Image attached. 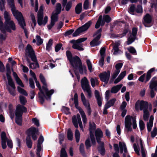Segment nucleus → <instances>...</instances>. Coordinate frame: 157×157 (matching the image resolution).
Wrapping results in <instances>:
<instances>
[{
  "label": "nucleus",
  "instance_id": "obj_1",
  "mask_svg": "<svg viewBox=\"0 0 157 157\" xmlns=\"http://www.w3.org/2000/svg\"><path fill=\"white\" fill-rule=\"evenodd\" d=\"M66 55L68 60L71 65L76 70H78L79 73L83 74V71L86 73L87 71L85 66H83L82 63L80 58L77 56L73 57L72 54L70 51H67Z\"/></svg>",
  "mask_w": 157,
  "mask_h": 157
},
{
  "label": "nucleus",
  "instance_id": "obj_2",
  "mask_svg": "<svg viewBox=\"0 0 157 157\" xmlns=\"http://www.w3.org/2000/svg\"><path fill=\"white\" fill-rule=\"evenodd\" d=\"M8 5L11 8V10L14 16L18 20L20 25L23 28L25 35L27 37V32L25 29H24V26H25V23L21 13L16 10L14 5V0H6Z\"/></svg>",
  "mask_w": 157,
  "mask_h": 157
},
{
  "label": "nucleus",
  "instance_id": "obj_3",
  "mask_svg": "<svg viewBox=\"0 0 157 157\" xmlns=\"http://www.w3.org/2000/svg\"><path fill=\"white\" fill-rule=\"evenodd\" d=\"M26 54L30 57L34 63L30 64V67L33 69H34L38 67V63L37 61L36 57L33 50L32 47L29 44H28L25 50Z\"/></svg>",
  "mask_w": 157,
  "mask_h": 157
},
{
  "label": "nucleus",
  "instance_id": "obj_4",
  "mask_svg": "<svg viewBox=\"0 0 157 157\" xmlns=\"http://www.w3.org/2000/svg\"><path fill=\"white\" fill-rule=\"evenodd\" d=\"M2 19L1 17H0V29L2 33H4L6 31L10 33L11 30L15 31L16 30V27L15 24L12 20L7 23L5 24V26H4Z\"/></svg>",
  "mask_w": 157,
  "mask_h": 157
},
{
  "label": "nucleus",
  "instance_id": "obj_5",
  "mask_svg": "<svg viewBox=\"0 0 157 157\" xmlns=\"http://www.w3.org/2000/svg\"><path fill=\"white\" fill-rule=\"evenodd\" d=\"M27 112V109L24 106L21 105L17 106L15 112V121L19 125L22 124V116L23 112Z\"/></svg>",
  "mask_w": 157,
  "mask_h": 157
},
{
  "label": "nucleus",
  "instance_id": "obj_6",
  "mask_svg": "<svg viewBox=\"0 0 157 157\" xmlns=\"http://www.w3.org/2000/svg\"><path fill=\"white\" fill-rule=\"evenodd\" d=\"M54 92V90L53 89L48 90L47 84H43L42 87L40 85V94H42L46 100L49 102L51 101V96Z\"/></svg>",
  "mask_w": 157,
  "mask_h": 157
},
{
  "label": "nucleus",
  "instance_id": "obj_7",
  "mask_svg": "<svg viewBox=\"0 0 157 157\" xmlns=\"http://www.w3.org/2000/svg\"><path fill=\"white\" fill-rule=\"evenodd\" d=\"M71 99L72 101L74 100V104H75V107L76 109L78 110L81 116L83 123H86L87 120L86 116L82 108L78 106V95L77 93L76 92L75 93L74 98H71Z\"/></svg>",
  "mask_w": 157,
  "mask_h": 157
},
{
  "label": "nucleus",
  "instance_id": "obj_8",
  "mask_svg": "<svg viewBox=\"0 0 157 157\" xmlns=\"http://www.w3.org/2000/svg\"><path fill=\"white\" fill-rule=\"evenodd\" d=\"M81 86L84 91H86L88 93V95L89 98L92 96L91 93L88 81L86 77L81 80Z\"/></svg>",
  "mask_w": 157,
  "mask_h": 157
},
{
  "label": "nucleus",
  "instance_id": "obj_9",
  "mask_svg": "<svg viewBox=\"0 0 157 157\" xmlns=\"http://www.w3.org/2000/svg\"><path fill=\"white\" fill-rule=\"evenodd\" d=\"M155 67L151 68L147 72L146 76L145 74H143L139 78L138 80L141 82H144V78L146 77V78L145 80L144 81V83H146L150 79L151 77V74L155 71Z\"/></svg>",
  "mask_w": 157,
  "mask_h": 157
},
{
  "label": "nucleus",
  "instance_id": "obj_10",
  "mask_svg": "<svg viewBox=\"0 0 157 157\" xmlns=\"http://www.w3.org/2000/svg\"><path fill=\"white\" fill-rule=\"evenodd\" d=\"M110 75V72L108 70L107 71H104L101 73L99 75L100 80L107 84L109 81Z\"/></svg>",
  "mask_w": 157,
  "mask_h": 157
},
{
  "label": "nucleus",
  "instance_id": "obj_11",
  "mask_svg": "<svg viewBox=\"0 0 157 157\" xmlns=\"http://www.w3.org/2000/svg\"><path fill=\"white\" fill-rule=\"evenodd\" d=\"M149 88L157 91V77L155 76L152 78L149 82Z\"/></svg>",
  "mask_w": 157,
  "mask_h": 157
},
{
  "label": "nucleus",
  "instance_id": "obj_12",
  "mask_svg": "<svg viewBox=\"0 0 157 157\" xmlns=\"http://www.w3.org/2000/svg\"><path fill=\"white\" fill-rule=\"evenodd\" d=\"M149 104L147 102L142 100L140 102V109L143 111L148 110Z\"/></svg>",
  "mask_w": 157,
  "mask_h": 157
},
{
  "label": "nucleus",
  "instance_id": "obj_13",
  "mask_svg": "<svg viewBox=\"0 0 157 157\" xmlns=\"http://www.w3.org/2000/svg\"><path fill=\"white\" fill-rule=\"evenodd\" d=\"M44 17V12H40V26L43 25H45L47 23L48 21V17L45 16L43 20Z\"/></svg>",
  "mask_w": 157,
  "mask_h": 157
},
{
  "label": "nucleus",
  "instance_id": "obj_14",
  "mask_svg": "<svg viewBox=\"0 0 157 157\" xmlns=\"http://www.w3.org/2000/svg\"><path fill=\"white\" fill-rule=\"evenodd\" d=\"M70 42L73 44L72 46V48L73 49H77L79 51H82L84 50L83 48L78 44V43L77 42V40H72L70 41Z\"/></svg>",
  "mask_w": 157,
  "mask_h": 157
},
{
  "label": "nucleus",
  "instance_id": "obj_15",
  "mask_svg": "<svg viewBox=\"0 0 157 157\" xmlns=\"http://www.w3.org/2000/svg\"><path fill=\"white\" fill-rule=\"evenodd\" d=\"M99 36H96L90 42V44L91 47H94L99 45L101 43V42L99 41L100 39Z\"/></svg>",
  "mask_w": 157,
  "mask_h": 157
},
{
  "label": "nucleus",
  "instance_id": "obj_16",
  "mask_svg": "<svg viewBox=\"0 0 157 157\" xmlns=\"http://www.w3.org/2000/svg\"><path fill=\"white\" fill-rule=\"evenodd\" d=\"M92 23V21H90L85 23L83 25L80 27L79 28L81 30H82V32L87 30L90 26Z\"/></svg>",
  "mask_w": 157,
  "mask_h": 157
},
{
  "label": "nucleus",
  "instance_id": "obj_17",
  "mask_svg": "<svg viewBox=\"0 0 157 157\" xmlns=\"http://www.w3.org/2000/svg\"><path fill=\"white\" fill-rule=\"evenodd\" d=\"M89 131L90 132V135H94L93 132L95 130L96 128V126L94 122H93L91 123L90 122L89 123Z\"/></svg>",
  "mask_w": 157,
  "mask_h": 157
},
{
  "label": "nucleus",
  "instance_id": "obj_18",
  "mask_svg": "<svg viewBox=\"0 0 157 157\" xmlns=\"http://www.w3.org/2000/svg\"><path fill=\"white\" fill-rule=\"evenodd\" d=\"M98 150L99 153L102 156L105 155V144L104 143H103L102 144L99 145L98 147Z\"/></svg>",
  "mask_w": 157,
  "mask_h": 157
},
{
  "label": "nucleus",
  "instance_id": "obj_19",
  "mask_svg": "<svg viewBox=\"0 0 157 157\" xmlns=\"http://www.w3.org/2000/svg\"><path fill=\"white\" fill-rule=\"evenodd\" d=\"M3 15L5 21V24L7 23V22L12 21L11 18L10 14L7 11H4Z\"/></svg>",
  "mask_w": 157,
  "mask_h": 157
},
{
  "label": "nucleus",
  "instance_id": "obj_20",
  "mask_svg": "<svg viewBox=\"0 0 157 157\" xmlns=\"http://www.w3.org/2000/svg\"><path fill=\"white\" fill-rule=\"evenodd\" d=\"M122 86V84H121L113 87L111 89V92L112 93H117Z\"/></svg>",
  "mask_w": 157,
  "mask_h": 157
},
{
  "label": "nucleus",
  "instance_id": "obj_21",
  "mask_svg": "<svg viewBox=\"0 0 157 157\" xmlns=\"http://www.w3.org/2000/svg\"><path fill=\"white\" fill-rule=\"evenodd\" d=\"M144 19V22L145 23L150 24L152 21V17L149 13L146 14Z\"/></svg>",
  "mask_w": 157,
  "mask_h": 157
},
{
  "label": "nucleus",
  "instance_id": "obj_22",
  "mask_svg": "<svg viewBox=\"0 0 157 157\" xmlns=\"http://www.w3.org/2000/svg\"><path fill=\"white\" fill-rule=\"evenodd\" d=\"M38 131L37 128L34 127H31L28 130V132L30 135H32L34 134H37Z\"/></svg>",
  "mask_w": 157,
  "mask_h": 157
},
{
  "label": "nucleus",
  "instance_id": "obj_23",
  "mask_svg": "<svg viewBox=\"0 0 157 157\" xmlns=\"http://www.w3.org/2000/svg\"><path fill=\"white\" fill-rule=\"evenodd\" d=\"M119 44L115 43L113 47V49L114 50L113 54L117 55V54H120L121 52V50L119 49Z\"/></svg>",
  "mask_w": 157,
  "mask_h": 157
},
{
  "label": "nucleus",
  "instance_id": "obj_24",
  "mask_svg": "<svg viewBox=\"0 0 157 157\" xmlns=\"http://www.w3.org/2000/svg\"><path fill=\"white\" fill-rule=\"evenodd\" d=\"M82 10V3H79L75 7V13L78 14H80Z\"/></svg>",
  "mask_w": 157,
  "mask_h": 157
},
{
  "label": "nucleus",
  "instance_id": "obj_25",
  "mask_svg": "<svg viewBox=\"0 0 157 157\" xmlns=\"http://www.w3.org/2000/svg\"><path fill=\"white\" fill-rule=\"evenodd\" d=\"M81 97L83 105L85 106H86V105L90 103L88 100H87L83 93H82L81 94Z\"/></svg>",
  "mask_w": 157,
  "mask_h": 157
},
{
  "label": "nucleus",
  "instance_id": "obj_26",
  "mask_svg": "<svg viewBox=\"0 0 157 157\" xmlns=\"http://www.w3.org/2000/svg\"><path fill=\"white\" fill-rule=\"evenodd\" d=\"M95 136L96 137L102 138L103 136V132L100 128H98L95 130Z\"/></svg>",
  "mask_w": 157,
  "mask_h": 157
},
{
  "label": "nucleus",
  "instance_id": "obj_27",
  "mask_svg": "<svg viewBox=\"0 0 157 157\" xmlns=\"http://www.w3.org/2000/svg\"><path fill=\"white\" fill-rule=\"evenodd\" d=\"M79 151L81 154L84 157H86L87 155L86 154L84 150V146L83 143H81L79 146Z\"/></svg>",
  "mask_w": 157,
  "mask_h": 157
},
{
  "label": "nucleus",
  "instance_id": "obj_28",
  "mask_svg": "<svg viewBox=\"0 0 157 157\" xmlns=\"http://www.w3.org/2000/svg\"><path fill=\"white\" fill-rule=\"evenodd\" d=\"M6 76L8 80V85L7 86H9L11 87L15 86L12 80V79L9 74L8 73H7Z\"/></svg>",
  "mask_w": 157,
  "mask_h": 157
},
{
  "label": "nucleus",
  "instance_id": "obj_29",
  "mask_svg": "<svg viewBox=\"0 0 157 157\" xmlns=\"http://www.w3.org/2000/svg\"><path fill=\"white\" fill-rule=\"evenodd\" d=\"M7 88L10 94L12 96H14L15 95V87H11L7 86Z\"/></svg>",
  "mask_w": 157,
  "mask_h": 157
},
{
  "label": "nucleus",
  "instance_id": "obj_30",
  "mask_svg": "<svg viewBox=\"0 0 157 157\" xmlns=\"http://www.w3.org/2000/svg\"><path fill=\"white\" fill-rule=\"evenodd\" d=\"M53 44V40L50 39L48 40V43L47 44L46 47V50L49 52L52 48V46Z\"/></svg>",
  "mask_w": 157,
  "mask_h": 157
},
{
  "label": "nucleus",
  "instance_id": "obj_31",
  "mask_svg": "<svg viewBox=\"0 0 157 157\" xmlns=\"http://www.w3.org/2000/svg\"><path fill=\"white\" fill-rule=\"evenodd\" d=\"M67 138L70 141L73 140V134L71 129L69 128L67 132Z\"/></svg>",
  "mask_w": 157,
  "mask_h": 157
},
{
  "label": "nucleus",
  "instance_id": "obj_32",
  "mask_svg": "<svg viewBox=\"0 0 157 157\" xmlns=\"http://www.w3.org/2000/svg\"><path fill=\"white\" fill-rule=\"evenodd\" d=\"M26 144L28 147L31 148L32 147V143L29 136H28L26 139Z\"/></svg>",
  "mask_w": 157,
  "mask_h": 157
},
{
  "label": "nucleus",
  "instance_id": "obj_33",
  "mask_svg": "<svg viewBox=\"0 0 157 157\" xmlns=\"http://www.w3.org/2000/svg\"><path fill=\"white\" fill-rule=\"evenodd\" d=\"M136 39V37H133L130 35V36L128 39L127 44L129 45L134 41Z\"/></svg>",
  "mask_w": 157,
  "mask_h": 157
},
{
  "label": "nucleus",
  "instance_id": "obj_34",
  "mask_svg": "<svg viewBox=\"0 0 157 157\" xmlns=\"http://www.w3.org/2000/svg\"><path fill=\"white\" fill-rule=\"evenodd\" d=\"M75 135L76 142L78 143L79 141L80 138V133L78 129H76L75 130Z\"/></svg>",
  "mask_w": 157,
  "mask_h": 157
},
{
  "label": "nucleus",
  "instance_id": "obj_35",
  "mask_svg": "<svg viewBox=\"0 0 157 157\" xmlns=\"http://www.w3.org/2000/svg\"><path fill=\"white\" fill-rule=\"evenodd\" d=\"M57 13H53L51 17V20L54 21H57L58 20V14Z\"/></svg>",
  "mask_w": 157,
  "mask_h": 157
},
{
  "label": "nucleus",
  "instance_id": "obj_36",
  "mask_svg": "<svg viewBox=\"0 0 157 157\" xmlns=\"http://www.w3.org/2000/svg\"><path fill=\"white\" fill-rule=\"evenodd\" d=\"M132 117H133L132 116H130V115H127L125 118V124H132L131 122V119Z\"/></svg>",
  "mask_w": 157,
  "mask_h": 157
},
{
  "label": "nucleus",
  "instance_id": "obj_37",
  "mask_svg": "<svg viewBox=\"0 0 157 157\" xmlns=\"http://www.w3.org/2000/svg\"><path fill=\"white\" fill-rule=\"evenodd\" d=\"M29 73H30V74L33 77L36 83V85L37 87L38 88H39V83L37 81V79L34 73V72H33L31 70L30 71Z\"/></svg>",
  "mask_w": 157,
  "mask_h": 157
},
{
  "label": "nucleus",
  "instance_id": "obj_38",
  "mask_svg": "<svg viewBox=\"0 0 157 157\" xmlns=\"http://www.w3.org/2000/svg\"><path fill=\"white\" fill-rule=\"evenodd\" d=\"M60 157H67V155L64 148L63 147L61 150Z\"/></svg>",
  "mask_w": 157,
  "mask_h": 157
},
{
  "label": "nucleus",
  "instance_id": "obj_39",
  "mask_svg": "<svg viewBox=\"0 0 157 157\" xmlns=\"http://www.w3.org/2000/svg\"><path fill=\"white\" fill-rule=\"evenodd\" d=\"M72 121L73 125L76 128H78V125L76 117L75 115H74L72 117Z\"/></svg>",
  "mask_w": 157,
  "mask_h": 157
},
{
  "label": "nucleus",
  "instance_id": "obj_40",
  "mask_svg": "<svg viewBox=\"0 0 157 157\" xmlns=\"http://www.w3.org/2000/svg\"><path fill=\"white\" fill-rule=\"evenodd\" d=\"M129 29L128 28L126 27L123 30V33L119 35V36L120 38H122L125 36L126 34L128 32Z\"/></svg>",
  "mask_w": 157,
  "mask_h": 157
},
{
  "label": "nucleus",
  "instance_id": "obj_41",
  "mask_svg": "<svg viewBox=\"0 0 157 157\" xmlns=\"http://www.w3.org/2000/svg\"><path fill=\"white\" fill-rule=\"evenodd\" d=\"M86 62L89 70L90 72H92L93 71L92 70V66L90 60L89 59H87Z\"/></svg>",
  "mask_w": 157,
  "mask_h": 157
},
{
  "label": "nucleus",
  "instance_id": "obj_42",
  "mask_svg": "<svg viewBox=\"0 0 157 157\" xmlns=\"http://www.w3.org/2000/svg\"><path fill=\"white\" fill-rule=\"evenodd\" d=\"M61 4L59 3H57L56 8V13H57L58 14H60L61 12Z\"/></svg>",
  "mask_w": 157,
  "mask_h": 157
},
{
  "label": "nucleus",
  "instance_id": "obj_43",
  "mask_svg": "<svg viewBox=\"0 0 157 157\" xmlns=\"http://www.w3.org/2000/svg\"><path fill=\"white\" fill-rule=\"evenodd\" d=\"M6 3L5 0H0V10L1 11L5 10V5Z\"/></svg>",
  "mask_w": 157,
  "mask_h": 157
},
{
  "label": "nucleus",
  "instance_id": "obj_44",
  "mask_svg": "<svg viewBox=\"0 0 157 157\" xmlns=\"http://www.w3.org/2000/svg\"><path fill=\"white\" fill-rule=\"evenodd\" d=\"M144 112L143 119L145 121H147L148 120L149 113L148 110Z\"/></svg>",
  "mask_w": 157,
  "mask_h": 157
},
{
  "label": "nucleus",
  "instance_id": "obj_45",
  "mask_svg": "<svg viewBox=\"0 0 157 157\" xmlns=\"http://www.w3.org/2000/svg\"><path fill=\"white\" fill-rule=\"evenodd\" d=\"M101 15H100L95 25V28L96 29L99 28L101 25Z\"/></svg>",
  "mask_w": 157,
  "mask_h": 157
},
{
  "label": "nucleus",
  "instance_id": "obj_46",
  "mask_svg": "<svg viewBox=\"0 0 157 157\" xmlns=\"http://www.w3.org/2000/svg\"><path fill=\"white\" fill-rule=\"evenodd\" d=\"M102 29L101 28H100L99 29H98L94 34L93 35V37H94L95 36H99V38H101V33L102 32Z\"/></svg>",
  "mask_w": 157,
  "mask_h": 157
},
{
  "label": "nucleus",
  "instance_id": "obj_47",
  "mask_svg": "<svg viewBox=\"0 0 157 157\" xmlns=\"http://www.w3.org/2000/svg\"><path fill=\"white\" fill-rule=\"evenodd\" d=\"M139 124L140 131L143 130L145 128V124L142 120H140Z\"/></svg>",
  "mask_w": 157,
  "mask_h": 157
},
{
  "label": "nucleus",
  "instance_id": "obj_48",
  "mask_svg": "<svg viewBox=\"0 0 157 157\" xmlns=\"http://www.w3.org/2000/svg\"><path fill=\"white\" fill-rule=\"evenodd\" d=\"M17 90L18 92L26 96H27L28 95V94L26 91L20 87L18 86L17 87Z\"/></svg>",
  "mask_w": 157,
  "mask_h": 157
},
{
  "label": "nucleus",
  "instance_id": "obj_49",
  "mask_svg": "<svg viewBox=\"0 0 157 157\" xmlns=\"http://www.w3.org/2000/svg\"><path fill=\"white\" fill-rule=\"evenodd\" d=\"M44 140V138L42 135L40 133V152L43 150V147L41 146Z\"/></svg>",
  "mask_w": 157,
  "mask_h": 157
},
{
  "label": "nucleus",
  "instance_id": "obj_50",
  "mask_svg": "<svg viewBox=\"0 0 157 157\" xmlns=\"http://www.w3.org/2000/svg\"><path fill=\"white\" fill-rule=\"evenodd\" d=\"M85 145L86 146V148L87 149L90 148L91 146L92 145L90 143V141L89 139H86L85 142Z\"/></svg>",
  "mask_w": 157,
  "mask_h": 157
},
{
  "label": "nucleus",
  "instance_id": "obj_51",
  "mask_svg": "<svg viewBox=\"0 0 157 157\" xmlns=\"http://www.w3.org/2000/svg\"><path fill=\"white\" fill-rule=\"evenodd\" d=\"M103 19L107 23H109L111 20V18L108 15H104L103 17Z\"/></svg>",
  "mask_w": 157,
  "mask_h": 157
},
{
  "label": "nucleus",
  "instance_id": "obj_52",
  "mask_svg": "<svg viewBox=\"0 0 157 157\" xmlns=\"http://www.w3.org/2000/svg\"><path fill=\"white\" fill-rule=\"evenodd\" d=\"M69 109L66 106H63L62 109V111H63L67 115L70 113L69 112Z\"/></svg>",
  "mask_w": 157,
  "mask_h": 157
},
{
  "label": "nucleus",
  "instance_id": "obj_53",
  "mask_svg": "<svg viewBox=\"0 0 157 157\" xmlns=\"http://www.w3.org/2000/svg\"><path fill=\"white\" fill-rule=\"evenodd\" d=\"M138 31V29L137 28L133 27L132 29V33L130 35L133 37H136Z\"/></svg>",
  "mask_w": 157,
  "mask_h": 157
},
{
  "label": "nucleus",
  "instance_id": "obj_54",
  "mask_svg": "<svg viewBox=\"0 0 157 157\" xmlns=\"http://www.w3.org/2000/svg\"><path fill=\"white\" fill-rule=\"evenodd\" d=\"M82 33L80 28H78L75 31L73 34V36L75 37L79 35L80 33Z\"/></svg>",
  "mask_w": 157,
  "mask_h": 157
},
{
  "label": "nucleus",
  "instance_id": "obj_55",
  "mask_svg": "<svg viewBox=\"0 0 157 157\" xmlns=\"http://www.w3.org/2000/svg\"><path fill=\"white\" fill-rule=\"evenodd\" d=\"M72 2L71 1H69L67 2L65 7V10L67 11H68L70 10L72 6Z\"/></svg>",
  "mask_w": 157,
  "mask_h": 157
},
{
  "label": "nucleus",
  "instance_id": "obj_56",
  "mask_svg": "<svg viewBox=\"0 0 157 157\" xmlns=\"http://www.w3.org/2000/svg\"><path fill=\"white\" fill-rule=\"evenodd\" d=\"M157 134V128L156 127L154 128L153 129L151 132V137L154 138L155 137Z\"/></svg>",
  "mask_w": 157,
  "mask_h": 157
},
{
  "label": "nucleus",
  "instance_id": "obj_57",
  "mask_svg": "<svg viewBox=\"0 0 157 157\" xmlns=\"http://www.w3.org/2000/svg\"><path fill=\"white\" fill-rule=\"evenodd\" d=\"M64 138V136L63 133H61L59 135V143L61 144L62 142L63 141Z\"/></svg>",
  "mask_w": 157,
  "mask_h": 157
},
{
  "label": "nucleus",
  "instance_id": "obj_58",
  "mask_svg": "<svg viewBox=\"0 0 157 157\" xmlns=\"http://www.w3.org/2000/svg\"><path fill=\"white\" fill-rule=\"evenodd\" d=\"M136 11V6L134 5H132L130 7L129 9V12L131 14H133L134 11Z\"/></svg>",
  "mask_w": 157,
  "mask_h": 157
},
{
  "label": "nucleus",
  "instance_id": "obj_59",
  "mask_svg": "<svg viewBox=\"0 0 157 157\" xmlns=\"http://www.w3.org/2000/svg\"><path fill=\"white\" fill-rule=\"evenodd\" d=\"M19 99L20 103L23 105H25L27 102L26 98L22 96H21L19 97Z\"/></svg>",
  "mask_w": 157,
  "mask_h": 157
},
{
  "label": "nucleus",
  "instance_id": "obj_60",
  "mask_svg": "<svg viewBox=\"0 0 157 157\" xmlns=\"http://www.w3.org/2000/svg\"><path fill=\"white\" fill-rule=\"evenodd\" d=\"M136 11L137 13H140L143 12L142 6L140 5H138L136 8Z\"/></svg>",
  "mask_w": 157,
  "mask_h": 157
},
{
  "label": "nucleus",
  "instance_id": "obj_61",
  "mask_svg": "<svg viewBox=\"0 0 157 157\" xmlns=\"http://www.w3.org/2000/svg\"><path fill=\"white\" fill-rule=\"evenodd\" d=\"M40 80L43 84H47L45 77L41 73L40 74Z\"/></svg>",
  "mask_w": 157,
  "mask_h": 157
},
{
  "label": "nucleus",
  "instance_id": "obj_62",
  "mask_svg": "<svg viewBox=\"0 0 157 157\" xmlns=\"http://www.w3.org/2000/svg\"><path fill=\"white\" fill-rule=\"evenodd\" d=\"M123 64L122 63H117L115 65V68L116 69V71H120L122 67Z\"/></svg>",
  "mask_w": 157,
  "mask_h": 157
},
{
  "label": "nucleus",
  "instance_id": "obj_63",
  "mask_svg": "<svg viewBox=\"0 0 157 157\" xmlns=\"http://www.w3.org/2000/svg\"><path fill=\"white\" fill-rule=\"evenodd\" d=\"M63 44L61 43L57 44L55 47V51L56 52H58L61 48Z\"/></svg>",
  "mask_w": 157,
  "mask_h": 157
},
{
  "label": "nucleus",
  "instance_id": "obj_64",
  "mask_svg": "<svg viewBox=\"0 0 157 157\" xmlns=\"http://www.w3.org/2000/svg\"><path fill=\"white\" fill-rule=\"evenodd\" d=\"M128 50L129 52L133 54L136 53V52L135 48L131 46L128 48Z\"/></svg>",
  "mask_w": 157,
  "mask_h": 157
}]
</instances>
